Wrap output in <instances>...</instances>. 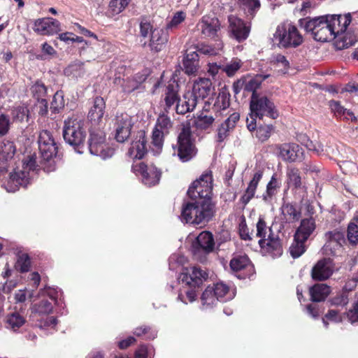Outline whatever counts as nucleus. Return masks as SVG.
Returning <instances> with one entry per match:
<instances>
[{
  "label": "nucleus",
  "instance_id": "f257e3e1",
  "mask_svg": "<svg viewBox=\"0 0 358 358\" xmlns=\"http://www.w3.org/2000/svg\"><path fill=\"white\" fill-rule=\"evenodd\" d=\"M351 22L350 14L345 15H324L310 20H301L300 23L306 31L310 33L315 41L327 42L336 39L338 49L348 48L352 45L356 38L348 33L345 34Z\"/></svg>",
  "mask_w": 358,
  "mask_h": 358
},
{
  "label": "nucleus",
  "instance_id": "f03ea898",
  "mask_svg": "<svg viewBox=\"0 0 358 358\" xmlns=\"http://www.w3.org/2000/svg\"><path fill=\"white\" fill-rule=\"evenodd\" d=\"M207 278V273L196 266L183 267L178 282L182 285L180 289L178 299L184 303L193 302L197 294L196 287L201 285Z\"/></svg>",
  "mask_w": 358,
  "mask_h": 358
},
{
  "label": "nucleus",
  "instance_id": "7ed1b4c3",
  "mask_svg": "<svg viewBox=\"0 0 358 358\" xmlns=\"http://www.w3.org/2000/svg\"><path fill=\"white\" fill-rule=\"evenodd\" d=\"M213 214L214 204L212 201L192 199L183 204L180 219L185 223L198 225L208 222Z\"/></svg>",
  "mask_w": 358,
  "mask_h": 358
},
{
  "label": "nucleus",
  "instance_id": "20e7f679",
  "mask_svg": "<svg viewBox=\"0 0 358 358\" xmlns=\"http://www.w3.org/2000/svg\"><path fill=\"white\" fill-rule=\"evenodd\" d=\"M273 42L280 48H296L303 42V36L290 22L279 24L273 36Z\"/></svg>",
  "mask_w": 358,
  "mask_h": 358
},
{
  "label": "nucleus",
  "instance_id": "39448f33",
  "mask_svg": "<svg viewBox=\"0 0 358 358\" xmlns=\"http://www.w3.org/2000/svg\"><path fill=\"white\" fill-rule=\"evenodd\" d=\"M63 136L66 143L73 146L82 144L86 136L85 122L82 117L73 115L64 121Z\"/></svg>",
  "mask_w": 358,
  "mask_h": 358
},
{
  "label": "nucleus",
  "instance_id": "423d86ee",
  "mask_svg": "<svg viewBox=\"0 0 358 358\" xmlns=\"http://www.w3.org/2000/svg\"><path fill=\"white\" fill-rule=\"evenodd\" d=\"M173 155H177L180 160L186 162L191 160L196 154V149L193 142L191 128L189 124L183 125L178 136L177 143L173 145Z\"/></svg>",
  "mask_w": 358,
  "mask_h": 358
},
{
  "label": "nucleus",
  "instance_id": "0eeeda50",
  "mask_svg": "<svg viewBox=\"0 0 358 358\" xmlns=\"http://www.w3.org/2000/svg\"><path fill=\"white\" fill-rule=\"evenodd\" d=\"M36 167V156L29 155L23 162V171L11 173L10 178L5 185L8 192H14L20 187H27L29 183V171H34Z\"/></svg>",
  "mask_w": 358,
  "mask_h": 358
},
{
  "label": "nucleus",
  "instance_id": "6e6552de",
  "mask_svg": "<svg viewBox=\"0 0 358 358\" xmlns=\"http://www.w3.org/2000/svg\"><path fill=\"white\" fill-rule=\"evenodd\" d=\"M250 109L251 115L259 119H263L265 117L276 119L278 117L274 103L266 96L257 94H252Z\"/></svg>",
  "mask_w": 358,
  "mask_h": 358
},
{
  "label": "nucleus",
  "instance_id": "1a4fd4ad",
  "mask_svg": "<svg viewBox=\"0 0 358 358\" xmlns=\"http://www.w3.org/2000/svg\"><path fill=\"white\" fill-rule=\"evenodd\" d=\"M213 178L210 173H205L193 182L187 194L192 199L211 201Z\"/></svg>",
  "mask_w": 358,
  "mask_h": 358
},
{
  "label": "nucleus",
  "instance_id": "9d476101",
  "mask_svg": "<svg viewBox=\"0 0 358 358\" xmlns=\"http://www.w3.org/2000/svg\"><path fill=\"white\" fill-rule=\"evenodd\" d=\"M89 150L92 155L103 159L111 157L114 154V149L106 143V135L101 129L90 130Z\"/></svg>",
  "mask_w": 358,
  "mask_h": 358
},
{
  "label": "nucleus",
  "instance_id": "9b49d317",
  "mask_svg": "<svg viewBox=\"0 0 358 358\" xmlns=\"http://www.w3.org/2000/svg\"><path fill=\"white\" fill-rule=\"evenodd\" d=\"M133 172L141 177L142 182L152 187L159 183L161 178V171L153 164H145L140 162L132 166Z\"/></svg>",
  "mask_w": 358,
  "mask_h": 358
},
{
  "label": "nucleus",
  "instance_id": "f8f14e48",
  "mask_svg": "<svg viewBox=\"0 0 358 358\" xmlns=\"http://www.w3.org/2000/svg\"><path fill=\"white\" fill-rule=\"evenodd\" d=\"M134 124V117L129 114L121 113L117 115L114 123L115 140L119 143L125 142L131 134Z\"/></svg>",
  "mask_w": 358,
  "mask_h": 358
},
{
  "label": "nucleus",
  "instance_id": "ddd939ff",
  "mask_svg": "<svg viewBox=\"0 0 358 358\" xmlns=\"http://www.w3.org/2000/svg\"><path fill=\"white\" fill-rule=\"evenodd\" d=\"M196 28L201 38H214L220 29V23L215 17L204 15L197 23Z\"/></svg>",
  "mask_w": 358,
  "mask_h": 358
},
{
  "label": "nucleus",
  "instance_id": "4468645a",
  "mask_svg": "<svg viewBox=\"0 0 358 358\" xmlns=\"http://www.w3.org/2000/svg\"><path fill=\"white\" fill-rule=\"evenodd\" d=\"M228 31L231 38L241 42L248 37L250 28L241 18L230 15L228 17Z\"/></svg>",
  "mask_w": 358,
  "mask_h": 358
},
{
  "label": "nucleus",
  "instance_id": "2eb2a0df",
  "mask_svg": "<svg viewBox=\"0 0 358 358\" xmlns=\"http://www.w3.org/2000/svg\"><path fill=\"white\" fill-rule=\"evenodd\" d=\"M38 148L41 157L45 160H49L57 154V146L51 133L43 130L38 136Z\"/></svg>",
  "mask_w": 358,
  "mask_h": 358
},
{
  "label": "nucleus",
  "instance_id": "dca6fc26",
  "mask_svg": "<svg viewBox=\"0 0 358 358\" xmlns=\"http://www.w3.org/2000/svg\"><path fill=\"white\" fill-rule=\"evenodd\" d=\"M215 247L213 235L207 231L201 232L192 243V252L194 255L200 252L206 254L213 252Z\"/></svg>",
  "mask_w": 358,
  "mask_h": 358
},
{
  "label": "nucleus",
  "instance_id": "f3484780",
  "mask_svg": "<svg viewBox=\"0 0 358 358\" xmlns=\"http://www.w3.org/2000/svg\"><path fill=\"white\" fill-rule=\"evenodd\" d=\"M259 244L262 252L265 255L278 257L282 254V246L279 238L272 234H269L267 238H261Z\"/></svg>",
  "mask_w": 358,
  "mask_h": 358
},
{
  "label": "nucleus",
  "instance_id": "a211bd4d",
  "mask_svg": "<svg viewBox=\"0 0 358 358\" xmlns=\"http://www.w3.org/2000/svg\"><path fill=\"white\" fill-rule=\"evenodd\" d=\"M33 29L41 35H53L61 30L60 23L52 17L39 18L35 20Z\"/></svg>",
  "mask_w": 358,
  "mask_h": 358
},
{
  "label": "nucleus",
  "instance_id": "6ab92c4d",
  "mask_svg": "<svg viewBox=\"0 0 358 358\" xmlns=\"http://www.w3.org/2000/svg\"><path fill=\"white\" fill-rule=\"evenodd\" d=\"M278 155L286 162H295L302 157V149L296 143H283L275 146Z\"/></svg>",
  "mask_w": 358,
  "mask_h": 358
},
{
  "label": "nucleus",
  "instance_id": "aec40b11",
  "mask_svg": "<svg viewBox=\"0 0 358 358\" xmlns=\"http://www.w3.org/2000/svg\"><path fill=\"white\" fill-rule=\"evenodd\" d=\"M334 269L332 261L330 259H323L313 266L311 275L315 280H325L333 274Z\"/></svg>",
  "mask_w": 358,
  "mask_h": 358
},
{
  "label": "nucleus",
  "instance_id": "412c9836",
  "mask_svg": "<svg viewBox=\"0 0 358 358\" xmlns=\"http://www.w3.org/2000/svg\"><path fill=\"white\" fill-rule=\"evenodd\" d=\"M327 243L324 245V251L326 255H335L336 251L340 250L342 243L345 241L344 235L342 232L334 230L325 234Z\"/></svg>",
  "mask_w": 358,
  "mask_h": 358
},
{
  "label": "nucleus",
  "instance_id": "4be33fe9",
  "mask_svg": "<svg viewBox=\"0 0 358 358\" xmlns=\"http://www.w3.org/2000/svg\"><path fill=\"white\" fill-rule=\"evenodd\" d=\"M286 184L288 188L292 190H306L305 180L301 176L299 169L290 166L286 170Z\"/></svg>",
  "mask_w": 358,
  "mask_h": 358
},
{
  "label": "nucleus",
  "instance_id": "5701e85b",
  "mask_svg": "<svg viewBox=\"0 0 358 358\" xmlns=\"http://www.w3.org/2000/svg\"><path fill=\"white\" fill-rule=\"evenodd\" d=\"M147 152L146 139L145 134L142 131L138 133L136 138L132 141L128 150V155L131 159H142Z\"/></svg>",
  "mask_w": 358,
  "mask_h": 358
},
{
  "label": "nucleus",
  "instance_id": "b1692460",
  "mask_svg": "<svg viewBox=\"0 0 358 358\" xmlns=\"http://www.w3.org/2000/svg\"><path fill=\"white\" fill-rule=\"evenodd\" d=\"M267 77L268 76L261 74H257L254 76H247L239 80L237 84L240 85L241 88H243L245 91L251 92L252 94H257L256 90Z\"/></svg>",
  "mask_w": 358,
  "mask_h": 358
},
{
  "label": "nucleus",
  "instance_id": "393cba45",
  "mask_svg": "<svg viewBox=\"0 0 358 358\" xmlns=\"http://www.w3.org/2000/svg\"><path fill=\"white\" fill-rule=\"evenodd\" d=\"M64 73L66 76L77 81L84 82L89 77L87 71L82 62H74L69 64L64 69Z\"/></svg>",
  "mask_w": 358,
  "mask_h": 358
},
{
  "label": "nucleus",
  "instance_id": "a878e982",
  "mask_svg": "<svg viewBox=\"0 0 358 358\" xmlns=\"http://www.w3.org/2000/svg\"><path fill=\"white\" fill-rule=\"evenodd\" d=\"M197 103V99L190 91L186 92L182 99H180L176 105V110L178 114H185L192 111Z\"/></svg>",
  "mask_w": 358,
  "mask_h": 358
},
{
  "label": "nucleus",
  "instance_id": "bb28decb",
  "mask_svg": "<svg viewBox=\"0 0 358 358\" xmlns=\"http://www.w3.org/2000/svg\"><path fill=\"white\" fill-rule=\"evenodd\" d=\"M212 83L208 78H199L194 82L192 87V93L198 99H204L207 97L211 91Z\"/></svg>",
  "mask_w": 358,
  "mask_h": 358
},
{
  "label": "nucleus",
  "instance_id": "cd10ccee",
  "mask_svg": "<svg viewBox=\"0 0 358 358\" xmlns=\"http://www.w3.org/2000/svg\"><path fill=\"white\" fill-rule=\"evenodd\" d=\"M315 228V221L313 217L304 218L295 233L296 238L298 240L307 241Z\"/></svg>",
  "mask_w": 358,
  "mask_h": 358
},
{
  "label": "nucleus",
  "instance_id": "c85d7f7f",
  "mask_svg": "<svg viewBox=\"0 0 358 358\" xmlns=\"http://www.w3.org/2000/svg\"><path fill=\"white\" fill-rule=\"evenodd\" d=\"M168 41L167 33L159 28H155L150 35V46L152 50L158 52Z\"/></svg>",
  "mask_w": 358,
  "mask_h": 358
},
{
  "label": "nucleus",
  "instance_id": "c756f323",
  "mask_svg": "<svg viewBox=\"0 0 358 358\" xmlns=\"http://www.w3.org/2000/svg\"><path fill=\"white\" fill-rule=\"evenodd\" d=\"M105 108V102L101 97H96L94 99V106L89 112L88 117L90 121L94 124H99L103 116Z\"/></svg>",
  "mask_w": 358,
  "mask_h": 358
},
{
  "label": "nucleus",
  "instance_id": "7c9ffc66",
  "mask_svg": "<svg viewBox=\"0 0 358 358\" xmlns=\"http://www.w3.org/2000/svg\"><path fill=\"white\" fill-rule=\"evenodd\" d=\"M329 106L331 109V111L337 118L348 120H350L352 122H355L357 120V118L353 114V113L349 110L345 109L343 106L341 105L339 101L334 100L330 101L329 102Z\"/></svg>",
  "mask_w": 358,
  "mask_h": 358
},
{
  "label": "nucleus",
  "instance_id": "2f4dec72",
  "mask_svg": "<svg viewBox=\"0 0 358 358\" xmlns=\"http://www.w3.org/2000/svg\"><path fill=\"white\" fill-rule=\"evenodd\" d=\"M5 327L13 331H17L26 322V318L18 312L8 313L5 317Z\"/></svg>",
  "mask_w": 358,
  "mask_h": 358
},
{
  "label": "nucleus",
  "instance_id": "473e14b6",
  "mask_svg": "<svg viewBox=\"0 0 358 358\" xmlns=\"http://www.w3.org/2000/svg\"><path fill=\"white\" fill-rule=\"evenodd\" d=\"M143 80H137L135 78H127L122 79L120 77H116L113 83L115 86L120 87L124 93H131L138 89Z\"/></svg>",
  "mask_w": 358,
  "mask_h": 358
},
{
  "label": "nucleus",
  "instance_id": "72a5a7b5",
  "mask_svg": "<svg viewBox=\"0 0 358 358\" xmlns=\"http://www.w3.org/2000/svg\"><path fill=\"white\" fill-rule=\"evenodd\" d=\"M199 67V54L196 51L187 53L183 59V68L185 73L195 75Z\"/></svg>",
  "mask_w": 358,
  "mask_h": 358
},
{
  "label": "nucleus",
  "instance_id": "f704fd0d",
  "mask_svg": "<svg viewBox=\"0 0 358 358\" xmlns=\"http://www.w3.org/2000/svg\"><path fill=\"white\" fill-rule=\"evenodd\" d=\"M331 288L326 284H315L310 288L311 300L315 302L324 301L330 294Z\"/></svg>",
  "mask_w": 358,
  "mask_h": 358
},
{
  "label": "nucleus",
  "instance_id": "c9c22d12",
  "mask_svg": "<svg viewBox=\"0 0 358 358\" xmlns=\"http://www.w3.org/2000/svg\"><path fill=\"white\" fill-rule=\"evenodd\" d=\"M178 84L176 83L175 81H173L172 83H170L165 91V96H164V101L166 108L165 110H167L169 109L176 102H178L179 97H178Z\"/></svg>",
  "mask_w": 358,
  "mask_h": 358
},
{
  "label": "nucleus",
  "instance_id": "e433bc0d",
  "mask_svg": "<svg viewBox=\"0 0 358 358\" xmlns=\"http://www.w3.org/2000/svg\"><path fill=\"white\" fill-rule=\"evenodd\" d=\"M211 287L213 289L214 294L217 300L227 301L232 299L235 296L234 291L222 282L216 283Z\"/></svg>",
  "mask_w": 358,
  "mask_h": 358
},
{
  "label": "nucleus",
  "instance_id": "4c0bfd02",
  "mask_svg": "<svg viewBox=\"0 0 358 358\" xmlns=\"http://www.w3.org/2000/svg\"><path fill=\"white\" fill-rule=\"evenodd\" d=\"M262 178V172L260 171L254 174L252 179L241 197V201L243 203L247 204L254 197L256 189Z\"/></svg>",
  "mask_w": 358,
  "mask_h": 358
},
{
  "label": "nucleus",
  "instance_id": "58836bf2",
  "mask_svg": "<svg viewBox=\"0 0 358 358\" xmlns=\"http://www.w3.org/2000/svg\"><path fill=\"white\" fill-rule=\"evenodd\" d=\"M281 187V180L278 178L277 174L274 173L266 185V192L262 195L265 202H270L272 198L278 193Z\"/></svg>",
  "mask_w": 358,
  "mask_h": 358
},
{
  "label": "nucleus",
  "instance_id": "ea45409f",
  "mask_svg": "<svg viewBox=\"0 0 358 358\" xmlns=\"http://www.w3.org/2000/svg\"><path fill=\"white\" fill-rule=\"evenodd\" d=\"M131 0H110L107 13L109 16H115L122 12L129 5Z\"/></svg>",
  "mask_w": 358,
  "mask_h": 358
},
{
  "label": "nucleus",
  "instance_id": "a19ab883",
  "mask_svg": "<svg viewBox=\"0 0 358 358\" xmlns=\"http://www.w3.org/2000/svg\"><path fill=\"white\" fill-rule=\"evenodd\" d=\"M347 236L352 244L358 243V216L349 223L348 227Z\"/></svg>",
  "mask_w": 358,
  "mask_h": 358
},
{
  "label": "nucleus",
  "instance_id": "79ce46f5",
  "mask_svg": "<svg viewBox=\"0 0 358 358\" xmlns=\"http://www.w3.org/2000/svg\"><path fill=\"white\" fill-rule=\"evenodd\" d=\"M223 48V44L222 42H219L216 47H212L211 45L201 44L197 48V52L200 54L213 56L217 55L222 51Z\"/></svg>",
  "mask_w": 358,
  "mask_h": 358
},
{
  "label": "nucleus",
  "instance_id": "37998d69",
  "mask_svg": "<svg viewBox=\"0 0 358 358\" xmlns=\"http://www.w3.org/2000/svg\"><path fill=\"white\" fill-rule=\"evenodd\" d=\"M282 212L285 219L289 222L296 220L299 217V211L294 205L290 203L283 205Z\"/></svg>",
  "mask_w": 358,
  "mask_h": 358
},
{
  "label": "nucleus",
  "instance_id": "c03bdc74",
  "mask_svg": "<svg viewBox=\"0 0 358 358\" xmlns=\"http://www.w3.org/2000/svg\"><path fill=\"white\" fill-rule=\"evenodd\" d=\"M306 241L298 240L294 235V242L289 248V252L293 258L300 257L306 250L304 243Z\"/></svg>",
  "mask_w": 358,
  "mask_h": 358
},
{
  "label": "nucleus",
  "instance_id": "a18cd8bd",
  "mask_svg": "<svg viewBox=\"0 0 358 358\" xmlns=\"http://www.w3.org/2000/svg\"><path fill=\"white\" fill-rule=\"evenodd\" d=\"M31 309L39 315H48L52 313L53 306L48 300L43 299L40 303L34 304Z\"/></svg>",
  "mask_w": 358,
  "mask_h": 358
},
{
  "label": "nucleus",
  "instance_id": "49530a36",
  "mask_svg": "<svg viewBox=\"0 0 358 358\" xmlns=\"http://www.w3.org/2000/svg\"><path fill=\"white\" fill-rule=\"evenodd\" d=\"M230 266L233 271H238L250 266V260L246 256H239L231 260Z\"/></svg>",
  "mask_w": 358,
  "mask_h": 358
},
{
  "label": "nucleus",
  "instance_id": "de8ad7c7",
  "mask_svg": "<svg viewBox=\"0 0 358 358\" xmlns=\"http://www.w3.org/2000/svg\"><path fill=\"white\" fill-rule=\"evenodd\" d=\"M172 125L173 124L170 117H169L166 115L162 114L158 117L155 128L169 134V130L172 127Z\"/></svg>",
  "mask_w": 358,
  "mask_h": 358
},
{
  "label": "nucleus",
  "instance_id": "09e8293b",
  "mask_svg": "<svg viewBox=\"0 0 358 358\" xmlns=\"http://www.w3.org/2000/svg\"><path fill=\"white\" fill-rule=\"evenodd\" d=\"M213 122L214 117L212 115L201 113L195 119L194 124L198 129H206L213 124Z\"/></svg>",
  "mask_w": 358,
  "mask_h": 358
},
{
  "label": "nucleus",
  "instance_id": "8fccbe9b",
  "mask_svg": "<svg viewBox=\"0 0 358 358\" xmlns=\"http://www.w3.org/2000/svg\"><path fill=\"white\" fill-rule=\"evenodd\" d=\"M31 262L29 257L27 254L20 255L15 264V268L17 271L24 273L27 272L29 269Z\"/></svg>",
  "mask_w": 358,
  "mask_h": 358
},
{
  "label": "nucleus",
  "instance_id": "3c124183",
  "mask_svg": "<svg viewBox=\"0 0 358 358\" xmlns=\"http://www.w3.org/2000/svg\"><path fill=\"white\" fill-rule=\"evenodd\" d=\"M218 301L214 294L213 289L208 287L201 295V301L203 306L210 307L216 303Z\"/></svg>",
  "mask_w": 358,
  "mask_h": 358
},
{
  "label": "nucleus",
  "instance_id": "603ef678",
  "mask_svg": "<svg viewBox=\"0 0 358 358\" xmlns=\"http://www.w3.org/2000/svg\"><path fill=\"white\" fill-rule=\"evenodd\" d=\"M166 134V133L162 131V130H158V129L154 128L152 134L151 143L152 146L155 148L157 151L162 150L164 144V138Z\"/></svg>",
  "mask_w": 358,
  "mask_h": 358
},
{
  "label": "nucleus",
  "instance_id": "864d4df0",
  "mask_svg": "<svg viewBox=\"0 0 358 358\" xmlns=\"http://www.w3.org/2000/svg\"><path fill=\"white\" fill-rule=\"evenodd\" d=\"M238 3L245 10L253 15L254 13L260 8V2L259 0H237Z\"/></svg>",
  "mask_w": 358,
  "mask_h": 358
},
{
  "label": "nucleus",
  "instance_id": "5fc2aeb1",
  "mask_svg": "<svg viewBox=\"0 0 358 358\" xmlns=\"http://www.w3.org/2000/svg\"><path fill=\"white\" fill-rule=\"evenodd\" d=\"M230 104V95L229 93L222 91L218 94L215 102V107L218 110H225Z\"/></svg>",
  "mask_w": 358,
  "mask_h": 358
},
{
  "label": "nucleus",
  "instance_id": "6e6d98bb",
  "mask_svg": "<svg viewBox=\"0 0 358 358\" xmlns=\"http://www.w3.org/2000/svg\"><path fill=\"white\" fill-rule=\"evenodd\" d=\"M242 62L238 58L233 59L229 63L222 67L224 71L229 77L233 76L241 67Z\"/></svg>",
  "mask_w": 358,
  "mask_h": 358
},
{
  "label": "nucleus",
  "instance_id": "4d7b16f0",
  "mask_svg": "<svg viewBox=\"0 0 358 358\" xmlns=\"http://www.w3.org/2000/svg\"><path fill=\"white\" fill-rule=\"evenodd\" d=\"M271 63L276 67L280 68V71L285 72L289 66V63L286 57L280 54L273 55L271 57Z\"/></svg>",
  "mask_w": 358,
  "mask_h": 358
},
{
  "label": "nucleus",
  "instance_id": "13d9d810",
  "mask_svg": "<svg viewBox=\"0 0 358 358\" xmlns=\"http://www.w3.org/2000/svg\"><path fill=\"white\" fill-rule=\"evenodd\" d=\"M273 131L272 125H262L259 126L256 131V137L261 141H266L271 136Z\"/></svg>",
  "mask_w": 358,
  "mask_h": 358
},
{
  "label": "nucleus",
  "instance_id": "bf43d9fd",
  "mask_svg": "<svg viewBox=\"0 0 358 358\" xmlns=\"http://www.w3.org/2000/svg\"><path fill=\"white\" fill-rule=\"evenodd\" d=\"M257 236L261 238H267L268 235L271 233V229L266 226L265 221L262 218H259L257 225Z\"/></svg>",
  "mask_w": 358,
  "mask_h": 358
},
{
  "label": "nucleus",
  "instance_id": "052dcab7",
  "mask_svg": "<svg viewBox=\"0 0 358 358\" xmlns=\"http://www.w3.org/2000/svg\"><path fill=\"white\" fill-rule=\"evenodd\" d=\"M64 106V100L62 92H57L53 96L50 109L55 113L59 112Z\"/></svg>",
  "mask_w": 358,
  "mask_h": 358
},
{
  "label": "nucleus",
  "instance_id": "680f3d73",
  "mask_svg": "<svg viewBox=\"0 0 358 358\" xmlns=\"http://www.w3.org/2000/svg\"><path fill=\"white\" fill-rule=\"evenodd\" d=\"M1 152L6 159L11 158L15 152V148L13 142H3L1 146Z\"/></svg>",
  "mask_w": 358,
  "mask_h": 358
},
{
  "label": "nucleus",
  "instance_id": "e2e57ef3",
  "mask_svg": "<svg viewBox=\"0 0 358 358\" xmlns=\"http://www.w3.org/2000/svg\"><path fill=\"white\" fill-rule=\"evenodd\" d=\"M140 34L143 38H147L149 35H151L153 29L150 22L143 18L140 22Z\"/></svg>",
  "mask_w": 358,
  "mask_h": 358
},
{
  "label": "nucleus",
  "instance_id": "0e129e2a",
  "mask_svg": "<svg viewBox=\"0 0 358 358\" xmlns=\"http://www.w3.org/2000/svg\"><path fill=\"white\" fill-rule=\"evenodd\" d=\"M31 92L34 96L38 99L41 100L43 99V96L46 94L45 86L40 82H36L31 88Z\"/></svg>",
  "mask_w": 358,
  "mask_h": 358
},
{
  "label": "nucleus",
  "instance_id": "69168bd1",
  "mask_svg": "<svg viewBox=\"0 0 358 358\" xmlns=\"http://www.w3.org/2000/svg\"><path fill=\"white\" fill-rule=\"evenodd\" d=\"M186 18V13L183 11H178L173 16L171 22L168 24L169 28H173L177 27L181 22H182Z\"/></svg>",
  "mask_w": 358,
  "mask_h": 358
},
{
  "label": "nucleus",
  "instance_id": "338daca9",
  "mask_svg": "<svg viewBox=\"0 0 358 358\" xmlns=\"http://www.w3.org/2000/svg\"><path fill=\"white\" fill-rule=\"evenodd\" d=\"M187 262V259L182 255L174 254L171 256L169 258V266L172 269H175L176 268L173 266V264H177L178 265L184 266V265Z\"/></svg>",
  "mask_w": 358,
  "mask_h": 358
},
{
  "label": "nucleus",
  "instance_id": "774afa93",
  "mask_svg": "<svg viewBox=\"0 0 358 358\" xmlns=\"http://www.w3.org/2000/svg\"><path fill=\"white\" fill-rule=\"evenodd\" d=\"M38 295L40 296H48L51 300L55 301L58 295V292L55 288L46 287L45 289L41 290Z\"/></svg>",
  "mask_w": 358,
  "mask_h": 358
}]
</instances>
